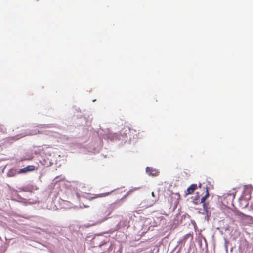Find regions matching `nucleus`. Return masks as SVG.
Instances as JSON below:
<instances>
[{"label":"nucleus","instance_id":"1","mask_svg":"<svg viewBox=\"0 0 253 253\" xmlns=\"http://www.w3.org/2000/svg\"><path fill=\"white\" fill-rule=\"evenodd\" d=\"M119 206L120 204L118 202H114L109 205L107 207L102 209L100 211L99 214L104 216L103 220H105L108 219L109 216L111 215L113 211L117 208Z\"/></svg>","mask_w":253,"mask_h":253},{"label":"nucleus","instance_id":"2","mask_svg":"<svg viewBox=\"0 0 253 253\" xmlns=\"http://www.w3.org/2000/svg\"><path fill=\"white\" fill-rule=\"evenodd\" d=\"M228 213L231 214V216L230 215H228V216L231 218H232L233 214L238 216L242 219H243L245 218L251 217L250 216L246 215L241 212H239L238 211H234L232 209H229Z\"/></svg>","mask_w":253,"mask_h":253},{"label":"nucleus","instance_id":"3","mask_svg":"<svg viewBox=\"0 0 253 253\" xmlns=\"http://www.w3.org/2000/svg\"><path fill=\"white\" fill-rule=\"evenodd\" d=\"M36 169V168L33 165H29L27 167L20 169L17 172L18 174L25 173L28 172L32 171Z\"/></svg>","mask_w":253,"mask_h":253},{"label":"nucleus","instance_id":"4","mask_svg":"<svg viewBox=\"0 0 253 253\" xmlns=\"http://www.w3.org/2000/svg\"><path fill=\"white\" fill-rule=\"evenodd\" d=\"M146 172L148 173L149 175H151L153 176H157L159 172L156 169L153 168L152 167H147L146 168Z\"/></svg>","mask_w":253,"mask_h":253},{"label":"nucleus","instance_id":"5","mask_svg":"<svg viewBox=\"0 0 253 253\" xmlns=\"http://www.w3.org/2000/svg\"><path fill=\"white\" fill-rule=\"evenodd\" d=\"M171 197L172 199V202H173L174 204L177 205L179 203V200L180 199V195L178 193H172L171 194Z\"/></svg>","mask_w":253,"mask_h":253},{"label":"nucleus","instance_id":"6","mask_svg":"<svg viewBox=\"0 0 253 253\" xmlns=\"http://www.w3.org/2000/svg\"><path fill=\"white\" fill-rule=\"evenodd\" d=\"M197 186L196 184H191L187 189L186 192V195L191 194L197 189Z\"/></svg>","mask_w":253,"mask_h":253},{"label":"nucleus","instance_id":"7","mask_svg":"<svg viewBox=\"0 0 253 253\" xmlns=\"http://www.w3.org/2000/svg\"><path fill=\"white\" fill-rule=\"evenodd\" d=\"M112 192H113V191H111L110 192H105V193H100V194H95L93 197H90L89 199H93L94 198H101V197H106V196H107L109 195L110 194V193H111Z\"/></svg>","mask_w":253,"mask_h":253},{"label":"nucleus","instance_id":"8","mask_svg":"<svg viewBox=\"0 0 253 253\" xmlns=\"http://www.w3.org/2000/svg\"><path fill=\"white\" fill-rule=\"evenodd\" d=\"M206 194L205 195V196L202 197V198L201 199V203H204L205 200L209 196V190H208V188L207 187H206Z\"/></svg>","mask_w":253,"mask_h":253},{"label":"nucleus","instance_id":"9","mask_svg":"<svg viewBox=\"0 0 253 253\" xmlns=\"http://www.w3.org/2000/svg\"><path fill=\"white\" fill-rule=\"evenodd\" d=\"M33 190V187L32 186H28L27 187L25 188V189L24 190V191L26 192H32Z\"/></svg>","mask_w":253,"mask_h":253},{"label":"nucleus","instance_id":"10","mask_svg":"<svg viewBox=\"0 0 253 253\" xmlns=\"http://www.w3.org/2000/svg\"><path fill=\"white\" fill-rule=\"evenodd\" d=\"M0 130L2 133H4L6 132V128L4 127V126H0Z\"/></svg>","mask_w":253,"mask_h":253},{"label":"nucleus","instance_id":"11","mask_svg":"<svg viewBox=\"0 0 253 253\" xmlns=\"http://www.w3.org/2000/svg\"><path fill=\"white\" fill-rule=\"evenodd\" d=\"M22 137H23V136L17 135L15 137H13V140H18V139H19V138H21Z\"/></svg>","mask_w":253,"mask_h":253},{"label":"nucleus","instance_id":"12","mask_svg":"<svg viewBox=\"0 0 253 253\" xmlns=\"http://www.w3.org/2000/svg\"><path fill=\"white\" fill-rule=\"evenodd\" d=\"M203 208L204 209V210L206 211H207V207L206 206V203H203Z\"/></svg>","mask_w":253,"mask_h":253},{"label":"nucleus","instance_id":"13","mask_svg":"<svg viewBox=\"0 0 253 253\" xmlns=\"http://www.w3.org/2000/svg\"><path fill=\"white\" fill-rule=\"evenodd\" d=\"M31 160V159L22 158V159H21V161H23L25 160Z\"/></svg>","mask_w":253,"mask_h":253},{"label":"nucleus","instance_id":"14","mask_svg":"<svg viewBox=\"0 0 253 253\" xmlns=\"http://www.w3.org/2000/svg\"><path fill=\"white\" fill-rule=\"evenodd\" d=\"M250 207L252 210H253V202L251 204Z\"/></svg>","mask_w":253,"mask_h":253},{"label":"nucleus","instance_id":"15","mask_svg":"<svg viewBox=\"0 0 253 253\" xmlns=\"http://www.w3.org/2000/svg\"><path fill=\"white\" fill-rule=\"evenodd\" d=\"M151 194H152V196L153 197H155V194H154V192H152L151 193Z\"/></svg>","mask_w":253,"mask_h":253},{"label":"nucleus","instance_id":"16","mask_svg":"<svg viewBox=\"0 0 253 253\" xmlns=\"http://www.w3.org/2000/svg\"><path fill=\"white\" fill-rule=\"evenodd\" d=\"M1 138L0 137V141H1Z\"/></svg>","mask_w":253,"mask_h":253}]
</instances>
